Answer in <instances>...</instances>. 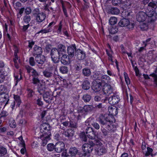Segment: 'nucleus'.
I'll return each mask as SVG.
<instances>
[{
    "label": "nucleus",
    "instance_id": "nucleus-52",
    "mask_svg": "<svg viewBox=\"0 0 157 157\" xmlns=\"http://www.w3.org/2000/svg\"><path fill=\"white\" fill-rule=\"evenodd\" d=\"M50 30H49V29H44L41 30L39 32H38V33H46L48 32H50Z\"/></svg>",
    "mask_w": 157,
    "mask_h": 157
},
{
    "label": "nucleus",
    "instance_id": "nucleus-43",
    "mask_svg": "<svg viewBox=\"0 0 157 157\" xmlns=\"http://www.w3.org/2000/svg\"><path fill=\"white\" fill-rule=\"evenodd\" d=\"M78 58L79 59H84L85 56V55L84 52H83L81 51L78 54Z\"/></svg>",
    "mask_w": 157,
    "mask_h": 157
},
{
    "label": "nucleus",
    "instance_id": "nucleus-60",
    "mask_svg": "<svg viewBox=\"0 0 157 157\" xmlns=\"http://www.w3.org/2000/svg\"><path fill=\"white\" fill-rule=\"evenodd\" d=\"M21 4L19 2H17L15 4V8L16 9H17L18 7H20L21 6Z\"/></svg>",
    "mask_w": 157,
    "mask_h": 157
},
{
    "label": "nucleus",
    "instance_id": "nucleus-62",
    "mask_svg": "<svg viewBox=\"0 0 157 157\" xmlns=\"http://www.w3.org/2000/svg\"><path fill=\"white\" fill-rule=\"evenodd\" d=\"M70 125L71 127L75 128L76 127L77 124L75 122L74 124H73L71 122L70 123Z\"/></svg>",
    "mask_w": 157,
    "mask_h": 157
},
{
    "label": "nucleus",
    "instance_id": "nucleus-58",
    "mask_svg": "<svg viewBox=\"0 0 157 157\" xmlns=\"http://www.w3.org/2000/svg\"><path fill=\"white\" fill-rule=\"evenodd\" d=\"M29 26V24H28L26 25H24L22 29V30L24 31H26L28 29Z\"/></svg>",
    "mask_w": 157,
    "mask_h": 157
},
{
    "label": "nucleus",
    "instance_id": "nucleus-23",
    "mask_svg": "<svg viewBox=\"0 0 157 157\" xmlns=\"http://www.w3.org/2000/svg\"><path fill=\"white\" fill-rule=\"evenodd\" d=\"M14 51L15 57L14 59V62L15 63V66L17 68H18V67L16 66V63H17V60L18 59V57L17 56V53L18 51V48L16 46H14Z\"/></svg>",
    "mask_w": 157,
    "mask_h": 157
},
{
    "label": "nucleus",
    "instance_id": "nucleus-47",
    "mask_svg": "<svg viewBox=\"0 0 157 157\" xmlns=\"http://www.w3.org/2000/svg\"><path fill=\"white\" fill-rule=\"evenodd\" d=\"M121 2V0H113L112 1L113 4L115 6L118 5Z\"/></svg>",
    "mask_w": 157,
    "mask_h": 157
},
{
    "label": "nucleus",
    "instance_id": "nucleus-20",
    "mask_svg": "<svg viewBox=\"0 0 157 157\" xmlns=\"http://www.w3.org/2000/svg\"><path fill=\"white\" fill-rule=\"evenodd\" d=\"M56 51L55 50H53L51 52V58L53 62H54V63H57L59 61V57L60 56H53V54L52 53L53 52Z\"/></svg>",
    "mask_w": 157,
    "mask_h": 157
},
{
    "label": "nucleus",
    "instance_id": "nucleus-55",
    "mask_svg": "<svg viewBox=\"0 0 157 157\" xmlns=\"http://www.w3.org/2000/svg\"><path fill=\"white\" fill-rule=\"evenodd\" d=\"M28 46L29 48H31L33 45L34 44V42L32 41H29Z\"/></svg>",
    "mask_w": 157,
    "mask_h": 157
},
{
    "label": "nucleus",
    "instance_id": "nucleus-61",
    "mask_svg": "<svg viewBox=\"0 0 157 157\" xmlns=\"http://www.w3.org/2000/svg\"><path fill=\"white\" fill-rule=\"evenodd\" d=\"M25 10V8H21L19 10V13L21 15V14L23 13L24 11Z\"/></svg>",
    "mask_w": 157,
    "mask_h": 157
},
{
    "label": "nucleus",
    "instance_id": "nucleus-4",
    "mask_svg": "<svg viewBox=\"0 0 157 157\" xmlns=\"http://www.w3.org/2000/svg\"><path fill=\"white\" fill-rule=\"evenodd\" d=\"M34 50L38 55L36 57L35 59L36 62L39 64H42L45 61V56L42 55H40L42 52L41 48L36 46L34 47Z\"/></svg>",
    "mask_w": 157,
    "mask_h": 157
},
{
    "label": "nucleus",
    "instance_id": "nucleus-34",
    "mask_svg": "<svg viewBox=\"0 0 157 157\" xmlns=\"http://www.w3.org/2000/svg\"><path fill=\"white\" fill-rule=\"evenodd\" d=\"M109 79V77L107 75H104L102 76V81H103L105 83V85H104V86L105 85L107 84L106 83L108 82V80Z\"/></svg>",
    "mask_w": 157,
    "mask_h": 157
},
{
    "label": "nucleus",
    "instance_id": "nucleus-8",
    "mask_svg": "<svg viewBox=\"0 0 157 157\" xmlns=\"http://www.w3.org/2000/svg\"><path fill=\"white\" fill-rule=\"evenodd\" d=\"M78 151V150L76 148L72 147L69 149L68 153L65 150L62 153V155L63 157H75Z\"/></svg>",
    "mask_w": 157,
    "mask_h": 157
},
{
    "label": "nucleus",
    "instance_id": "nucleus-11",
    "mask_svg": "<svg viewBox=\"0 0 157 157\" xmlns=\"http://www.w3.org/2000/svg\"><path fill=\"white\" fill-rule=\"evenodd\" d=\"M86 136L90 139H93L95 138L96 134L95 133L93 130L92 128L89 127L86 130Z\"/></svg>",
    "mask_w": 157,
    "mask_h": 157
},
{
    "label": "nucleus",
    "instance_id": "nucleus-50",
    "mask_svg": "<svg viewBox=\"0 0 157 157\" xmlns=\"http://www.w3.org/2000/svg\"><path fill=\"white\" fill-rule=\"evenodd\" d=\"M53 50H55L57 52H53V56H60V55L58 54V50L57 49H56L55 48H53L52 49L51 52Z\"/></svg>",
    "mask_w": 157,
    "mask_h": 157
},
{
    "label": "nucleus",
    "instance_id": "nucleus-21",
    "mask_svg": "<svg viewBox=\"0 0 157 157\" xmlns=\"http://www.w3.org/2000/svg\"><path fill=\"white\" fill-rule=\"evenodd\" d=\"M44 76L47 78L50 77L52 76V71L50 69L45 70L43 72Z\"/></svg>",
    "mask_w": 157,
    "mask_h": 157
},
{
    "label": "nucleus",
    "instance_id": "nucleus-38",
    "mask_svg": "<svg viewBox=\"0 0 157 157\" xmlns=\"http://www.w3.org/2000/svg\"><path fill=\"white\" fill-rule=\"evenodd\" d=\"M31 17L29 16H25L23 18L24 21L26 24H28L30 21Z\"/></svg>",
    "mask_w": 157,
    "mask_h": 157
},
{
    "label": "nucleus",
    "instance_id": "nucleus-49",
    "mask_svg": "<svg viewBox=\"0 0 157 157\" xmlns=\"http://www.w3.org/2000/svg\"><path fill=\"white\" fill-rule=\"evenodd\" d=\"M29 63L32 66H33L35 65V62L34 61V58L33 57H31L30 58Z\"/></svg>",
    "mask_w": 157,
    "mask_h": 157
},
{
    "label": "nucleus",
    "instance_id": "nucleus-35",
    "mask_svg": "<svg viewBox=\"0 0 157 157\" xmlns=\"http://www.w3.org/2000/svg\"><path fill=\"white\" fill-rule=\"evenodd\" d=\"M60 72L63 74L66 73L68 71L67 67L65 66H62L59 69Z\"/></svg>",
    "mask_w": 157,
    "mask_h": 157
},
{
    "label": "nucleus",
    "instance_id": "nucleus-40",
    "mask_svg": "<svg viewBox=\"0 0 157 157\" xmlns=\"http://www.w3.org/2000/svg\"><path fill=\"white\" fill-rule=\"evenodd\" d=\"M91 99V97L88 95H84L83 97V100L86 102L89 101Z\"/></svg>",
    "mask_w": 157,
    "mask_h": 157
},
{
    "label": "nucleus",
    "instance_id": "nucleus-37",
    "mask_svg": "<svg viewBox=\"0 0 157 157\" xmlns=\"http://www.w3.org/2000/svg\"><path fill=\"white\" fill-rule=\"evenodd\" d=\"M117 29L115 27H112L109 29V33L111 34H115L117 32Z\"/></svg>",
    "mask_w": 157,
    "mask_h": 157
},
{
    "label": "nucleus",
    "instance_id": "nucleus-16",
    "mask_svg": "<svg viewBox=\"0 0 157 157\" xmlns=\"http://www.w3.org/2000/svg\"><path fill=\"white\" fill-rule=\"evenodd\" d=\"M65 49L64 46L61 44L59 45L57 49L58 51V54L61 56L64 54L65 52Z\"/></svg>",
    "mask_w": 157,
    "mask_h": 157
},
{
    "label": "nucleus",
    "instance_id": "nucleus-13",
    "mask_svg": "<svg viewBox=\"0 0 157 157\" xmlns=\"http://www.w3.org/2000/svg\"><path fill=\"white\" fill-rule=\"evenodd\" d=\"M14 98L15 101L11 105V106L13 109V108L14 107L15 104H17L16 105L17 106L19 107L21 102L19 96L17 95H14Z\"/></svg>",
    "mask_w": 157,
    "mask_h": 157
},
{
    "label": "nucleus",
    "instance_id": "nucleus-6",
    "mask_svg": "<svg viewBox=\"0 0 157 157\" xmlns=\"http://www.w3.org/2000/svg\"><path fill=\"white\" fill-rule=\"evenodd\" d=\"M90 144H85L82 146V149L83 151V155L86 157L89 156L90 153L93 149L94 144L92 142H90Z\"/></svg>",
    "mask_w": 157,
    "mask_h": 157
},
{
    "label": "nucleus",
    "instance_id": "nucleus-30",
    "mask_svg": "<svg viewBox=\"0 0 157 157\" xmlns=\"http://www.w3.org/2000/svg\"><path fill=\"white\" fill-rule=\"evenodd\" d=\"M113 101L111 103L114 105L117 103L119 101V97L118 95H114L113 96Z\"/></svg>",
    "mask_w": 157,
    "mask_h": 157
},
{
    "label": "nucleus",
    "instance_id": "nucleus-28",
    "mask_svg": "<svg viewBox=\"0 0 157 157\" xmlns=\"http://www.w3.org/2000/svg\"><path fill=\"white\" fill-rule=\"evenodd\" d=\"M117 22V18L115 17H112L109 19V22L110 24L111 25H115Z\"/></svg>",
    "mask_w": 157,
    "mask_h": 157
},
{
    "label": "nucleus",
    "instance_id": "nucleus-32",
    "mask_svg": "<svg viewBox=\"0 0 157 157\" xmlns=\"http://www.w3.org/2000/svg\"><path fill=\"white\" fill-rule=\"evenodd\" d=\"M83 73L85 76H89L91 74L90 69L88 68H85L83 70Z\"/></svg>",
    "mask_w": 157,
    "mask_h": 157
},
{
    "label": "nucleus",
    "instance_id": "nucleus-29",
    "mask_svg": "<svg viewBox=\"0 0 157 157\" xmlns=\"http://www.w3.org/2000/svg\"><path fill=\"white\" fill-rule=\"evenodd\" d=\"M35 102L39 106H42L43 105V102L41 101V97H39L37 99L35 100Z\"/></svg>",
    "mask_w": 157,
    "mask_h": 157
},
{
    "label": "nucleus",
    "instance_id": "nucleus-53",
    "mask_svg": "<svg viewBox=\"0 0 157 157\" xmlns=\"http://www.w3.org/2000/svg\"><path fill=\"white\" fill-rule=\"evenodd\" d=\"M151 75L154 77L155 82L157 85V76L154 74H152Z\"/></svg>",
    "mask_w": 157,
    "mask_h": 157
},
{
    "label": "nucleus",
    "instance_id": "nucleus-26",
    "mask_svg": "<svg viewBox=\"0 0 157 157\" xmlns=\"http://www.w3.org/2000/svg\"><path fill=\"white\" fill-rule=\"evenodd\" d=\"M131 12L129 10H124L121 13V16L123 17H126L128 16L131 13Z\"/></svg>",
    "mask_w": 157,
    "mask_h": 157
},
{
    "label": "nucleus",
    "instance_id": "nucleus-3",
    "mask_svg": "<svg viewBox=\"0 0 157 157\" xmlns=\"http://www.w3.org/2000/svg\"><path fill=\"white\" fill-rule=\"evenodd\" d=\"M51 127L50 125L46 123H43L40 126V132L42 134L39 139L41 140L43 145H45L50 140Z\"/></svg>",
    "mask_w": 157,
    "mask_h": 157
},
{
    "label": "nucleus",
    "instance_id": "nucleus-7",
    "mask_svg": "<svg viewBox=\"0 0 157 157\" xmlns=\"http://www.w3.org/2000/svg\"><path fill=\"white\" fill-rule=\"evenodd\" d=\"M95 150L98 155H102L106 152V149L99 141H96L94 144Z\"/></svg>",
    "mask_w": 157,
    "mask_h": 157
},
{
    "label": "nucleus",
    "instance_id": "nucleus-9",
    "mask_svg": "<svg viewBox=\"0 0 157 157\" xmlns=\"http://www.w3.org/2000/svg\"><path fill=\"white\" fill-rule=\"evenodd\" d=\"M136 20L139 22H143L147 20L146 21L151 23L149 19L147 16L146 13L144 12L141 11L139 12L136 16Z\"/></svg>",
    "mask_w": 157,
    "mask_h": 157
},
{
    "label": "nucleus",
    "instance_id": "nucleus-36",
    "mask_svg": "<svg viewBox=\"0 0 157 157\" xmlns=\"http://www.w3.org/2000/svg\"><path fill=\"white\" fill-rule=\"evenodd\" d=\"M21 143L22 144V147H23V148H22L21 149L20 151L21 154L24 155L25 154V152L26 151L25 145L23 141H21Z\"/></svg>",
    "mask_w": 157,
    "mask_h": 157
},
{
    "label": "nucleus",
    "instance_id": "nucleus-27",
    "mask_svg": "<svg viewBox=\"0 0 157 157\" xmlns=\"http://www.w3.org/2000/svg\"><path fill=\"white\" fill-rule=\"evenodd\" d=\"M55 145L52 143L48 144L47 146V149L49 151H51L54 149L55 150Z\"/></svg>",
    "mask_w": 157,
    "mask_h": 157
},
{
    "label": "nucleus",
    "instance_id": "nucleus-64",
    "mask_svg": "<svg viewBox=\"0 0 157 157\" xmlns=\"http://www.w3.org/2000/svg\"><path fill=\"white\" fill-rule=\"evenodd\" d=\"M128 155L127 153H124L121 155V157H128Z\"/></svg>",
    "mask_w": 157,
    "mask_h": 157
},
{
    "label": "nucleus",
    "instance_id": "nucleus-63",
    "mask_svg": "<svg viewBox=\"0 0 157 157\" xmlns=\"http://www.w3.org/2000/svg\"><path fill=\"white\" fill-rule=\"evenodd\" d=\"M143 151V152H144V151H145L147 149L146 145L145 144H142V147H141Z\"/></svg>",
    "mask_w": 157,
    "mask_h": 157
},
{
    "label": "nucleus",
    "instance_id": "nucleus-19",
    "mask_svg": "<svg viewBox=\"0 0 157 157\" xmlns=\"http://www.w3.org/2000/svg\"><path fill=\"white\" fill-rule=\"evenodd\" d=\"M114 107V108H113L112 107H109L108 109V111L109 114L113 116L116 115L118 113L117 108Z\"/></svg>",
    "mask_w": 157,
    "mask_h": 157
},
{
    "label": "nucleus",
    "instance_id": "nucleus-48",
    "mask_svg": "<svg viewBox=\"0 0 157 157\" xmlns=\"http://www.w3.org/2000/svg\"><path fill=\"white\" fill-rule=\"evenodd\" d=\"M31 9L30 7H27L25 9V13L27 14H29L31 12Z\"/></svg>",
    "mask_w": 157,
    "mask_h": 157
},
{
    "label": "nucleus",
    "instance_id": "nucleus-59",
    "mask_svg": "<svg viewBox=\"0 0 157 157\" xmlns=\"http://www.w3.org/2000/svg\"><path fill=\"white\" fill-rule=\"evenodd\" d=\"M109 102L111 105H114V103H111L113 101V96L110 97L108 99Z\"/></svg>",
    "mask_w": 157,
    "mask_h": 157
},
{
    "label": "nucleus",
    "instance_id": "nucleus-12",
    "mask_svg": "<svg viewBox=\"0 0 157 157\" xmlns=\"http://www.w3.org/2000/svg\"><path fill=\"white\" fill-rule=\"evenodd\" d=\"M46 17L45 14L43 12L36 14L35 16L36 20L38 23L42 22Z\"/></svg>",
    "mask_w": 157,
    "mask_h": 157
},
{
    "label": "nucleus",
    "instance_id": "nucleus-22",
    "mask_svg": "<svg viewBox=\"0 0 157 157\" xmlns=\"http://www.w3.org/2000/svg\"><path fill=\"white\" fill-rule=\"evenodd\" d=\"M109 11L112 14L117 15L120 13L119 10L116 7H112L109 9Z\"/></svg>",
    "mask_w": 157,
    "mask_h": 157
},
{
    "label": "nucleus",
    "instance_id": "nucleus-57",
    "mask_svg": "<svg viewBox=\"0 0 157 157\" xmlns=\"http://www.w3.org/2000/svg\"><path fill=\"white\" fill-rule=\"evenodd\" d=\"M63 86L64 87L67 88L68 86V84L67 82L65 79H63Z\"/></svg>",
    "mask_w": 157,
    "mask_h": 157
},
{
    "label": "nucleus",
    "instance_id": "nucleus-33",
    "mask_svg": "<svg viewBox=\"0 0 157 157\" xmlns=\"http://www.w3.org/2000/svg\"><path fill=\"white\" fill-rule=\"evenodd\" d=\"M124 75L126 83L128 85L130 83V80L127 74L125 72H124Z\"/></svg>",
    "mask_w": 157,
    "mask_h": 157
},
{
    "label": "nucleus",
    "instance_id": "nucleus-54",
    "mask_svg": "<svg viewBox=\"0 0 157 157\" xmlns=\"http://www.w3.org/2000/svg\"><path fill=\"white\" fill-rule=\"evenodd\" d=\"M7 113L5 111H3L1 113V117L2 118L3 117H5L8 115Z\"/></svg>",
    "mask_w": 157,
    "mask_h": 157
},
{
    "label": "nucleus",
    "instance_id": "nucleus-56",
    "mask_svg": "<svg viewBox=\"0 0 157 157\" xmlns=\"http://www.w3.org/2000/svg\"><path fill=\"white\" fill-rule=\"evenodd\" d=\"M93 126L96 129H98L100 128V126L98 124L95 123L93 124Z\"/></svg>",
    "mask_w": 157,
    "mask_h": 157
},
{
    "label": "nucleus",
    "instance_id": "nucleus-24",
    "mask_svg": "<svg viewBox=\"0 0 157 157\" xmlns=\"http://www.w3.org/2000/svg\"><path fill=\"white\" fill-rule=\"evenodd\" d=\"M90 86V83L87 81H84L82 84V87L85 90H88Z\"/></svg>",
    "mask_w": 157,
    "mask_h": 157
},
{
    "label": "nucleus",
    "instance_id": "nucleus-2",
    "mask_svg": "<svg viewBox=\"0 0 157 157\" xmlns=\"http://www.w3.org/2000/svg\"><path fill=\"white\" fill-rule=\"evenodd\" d=\"M26 68L28 73L32 75L34 77L33 79V83L38 86V90L40 94H43L45 92V84L42 81H40L36 77L38 74L36 71L29 66H27Z\"/></svg>",
    "mask_w": 157,
    "mask_h": 157
},
{
    "label": "nucleus",
    "instance_id": "nucleus-10",
    "mask_svg": "<svg viewBox=\"0 0 157 157\" xmlns=\"http://www.w3.org/2000/svg\"><path fill=\"white\" fill-rule=\"evenodd\" d=\"M64 143L62 141H59L55 144V151L57 153H60L65 148Z\"/></svg>",
    "mask_w": 157,
    "mask_h": 157
},
{
    "label": "nucleus",
    "instance_id": "nucleus-41",
    "mask_svg": "<svg viewBox=\"0 0 157 157\" xmlns=\"http://www.w3.org/2000/svg\"><path fill=\"white\" fill-rule=\"evenodd\" d=\"M5 73L4 72L0 71V83L3 81L5 78Z\"/></svg>",
    "mask_w": 157,
    "mask_h": 157
},
{
    "label": "nucleus",
    "instance_id": "nucleus-25",
    "mask_svg": "<svg viewBox=\"0 0 157 157\" xmlns=\"http://www.w3.org/2000/svg\"><path fill=\"white\" fill-rule=\"evenodd\" d=\"M43 98L44 100L47 102H49L50 101V95L49 92H46L43 94Z\"/></svg>",
    "mask_w": 157,
    "mask_h": 157
},
{
    "label": "nucleus",
    "instance_id": "nucleus-14",
    "mask_svg": "<svg viewBox=\"0 0 157 157\" xmlns=\"http://www.w3.org/2000/svg\"><path fill=\"white\" fill-rule=\"evenodd\" d=\"M61 61L62 63L66 65L70 63V60L67 55H64L61 57Z\"/></svg>",
    "mask_w": 157,
    "mask_h": 157
},
{
    "label": "nucleus",
    "instance_id": "nucleus-42",
    "mask_svg": "<svg viewBox=\"0 0 157 157\" xmlns=\"http://www.w3.org/2000/svg\"><path fill=\"white\" fill-rule=\"evenodd\" d=\"M133 67L135 72L136 76L138 77L140 76V74L139 73V71L137 67H136L134 66L133 65Z\"/></svg>",
    "mask_w": 157,
    "mask_h": 157
},
{
    "label": "nucleus",
    "instance_id": "nucleus-44",
    "mask_svg": "<svg viewBox=\"0 0 157 157\" xmlns=\"http://www.w3.org/2000/svg\"><path fill=\"white\" fill-rule=\"evenodd\" d=\"M10 125L12 128H15L16 126V123L14 120H11L10 123Z\"/></svg>",
    "mask_w": 157,
    "mask_h": 157
},
{
    "label": "nucleus",
    "instance_id": "nucleus-1",
    "mask_svg": "<svg viewBox=\"0 0 157 157\" xmlns=\"http://www.w3.org/2000/svg\"><path fill=\"white\" fill-rule=\"evenodd\" d=\"M101 86L100 83L96 85L93 84L92 86V89L95 92H98L101 96H97L94 97V100L97 101L103 100L105 102L106 101L107 97L111 93L112 91L110 86L107 84L104 85L102 90Z\"/></svg>",
    "mask_w": 157,
    "mask_h": 157
},
{
    "label": "nucleus",
    "instance_id": "nucleus-45",
    "mask_svg": "<svg viewBox=\"0 0 157 157\" xmlns=\"http://www.w3.org/2000/svg\"><path fill=\"white\" fill-rule=\"evenodd\" d=\"M14 77L15 80H16V82L17 84V83L21 79V75H14Z\"/></svg>",
    "mask_w": 157,
    "mask_h": 157
},
{
    "label": "nucleus",
    "instance_id": "nucleus-18",
    "mask_svg": "<svg viewBox=\"0 0 157 157\" xmlns=\"http://www.w3.org/2000/svg\"><path fill=\"white\" fill-rule=\"evenodd\" d=\"M153 151L152 148L147 147V148L146 150L145 151H144L143 153L146 156H148L150 155L152 156L153 155L152 153Z\"/></svg>",
    "mask_w": 157,
    "mask_h": 157
},
{
    "label": "nucleus",
    "instance_id": "nucleus-39",
    "mask_svg": "<svg viewBox=\"0 0 157 157\" xmlns=\"http://www.w3.org/2000/svg\"><path fill=\"white\" fill-rule=\"evenodd\" d=\"M7 150L5 147H0V154L4 155L6 154Z\"/></svg>",
    "mask_w": 157,
    "mask_h": 157
},
{
    "label": "nucleus",
    "instance_id": "nucleus-31",
    "mask_svg": "<svg viewBox=\"0 0 157 157\" xmlns=\"http://www.w3.org/2000/svg\"><path fill=\"white\" fill-rule=\"evenodd\" d=\"M140 28L142 30H145L148 29V25L146 23H142L140 25Z\"/></svg>",
    "mask_w": 157,
    "mask_h": 157
},
{
    "label": "nucleus",
    "instance_id": "nucleus-51",
    "mask_svg": "<svg viewBox=\"0 0 157 157\" xmlns=\"http://www.w3.org/2000/svg\"><path fill=\"white\" fill-rule=\"evenodd\" d=\"M38 143L36 141H34L32 144V147L33 148H35L38 146Z\"/></svg>",
    "mask_w": 157,
    "mask_h": 157
},
{
    "label": "nucleus",
    "instance_id": "nucleus-15",
    "mask_svg": "<svg viewBox=\"0 0 157 157\" xmlns=\"http://www.w3.org/2000/svg\"><path fill=\"white\" fill-rule=\"evenodd\" d=\"M76 47L75 44L68 47L67 48V52L69 56H74V51Z\"/></svg>",
    "mask_w": 157,
    "mask_h": 157
},
{
    "label": "nucleus",
    "instance_id": "nucleus-5",
    "mask_svg": "<svg viewBox=\"0 0 157 157\" xmlns=\"http://www.w3.org/2000/svg\"><path fill=\"white\" fill-rule=\"evenodd\" d=\"M156 5L153 4V2L150 3L146 10V14L150 21H152L151 17L155 13V10Z\"/></svg>",
    "mask_w": 157,
    "mask_h": 157
},
{
    "label": "nucleus",
    "instance_id": "nucleus-46",
    "mask_svg": "<svg viewBox=\"0 0 157 157\" xmlns=\"http://www.w3.org/2000/svg\"><path fill=\"white\" fill-rule=\"evenodd\" d=\"M27 93L28 96L29 97H32L34 93V92L31 89L28 90Z\"/></svg>",
    "mask_w": 157,
    "mask_h": 157
},
{
    "label": "nucleus",
    "instance_id": "nucleus-17",
    "mask_svg": "<svg viewBox=\"0 0 157 157\" xmlns=\"http://www.w3.org/2000/svg\"><path fill=\"white\" fill-rule=\"evenodd\" d=\"M129 23V21L128 19L124 18L120 21L119 24L121 26L124 27L128 25Z\"/></svg>",
    "mask_w": 157,
    "mask_h": 157
}]
</instances>
